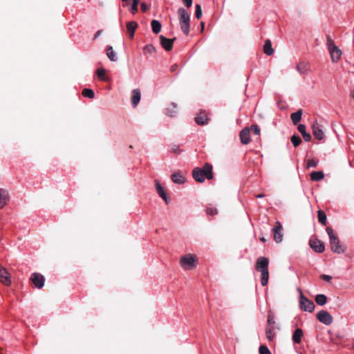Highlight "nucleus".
I'll use <instances>...</instances> for the list:
<instances>
[{"label": "nucleus", "mask_w": 354, "mask_h": 354, "mask_svg": "<svg viewBox=\"0 0 354 354\" xmlns=\"http://www.w3.org/2000/svg\"><path fill=\"white\" fill-rule=\"evenodd\" d=\"M30 280L32 281L35 287L41 289L44 287L45 283V278L44 275L38 272H34L30 277Z\"/></svg>", "instance_id": "7"}, {"label": "nucleus", "mask_w": 354, "mask_h": 354, "mask_svg": "<svg viewBox=\"0 0 354 354\" xmlns=\"http://www.w3.org/2000/svg\"><path fill=\"white\" fill-rule=\"evenodd\" d=\"M257 198H263L264 197V194H259L256 196Z\"/></svg>", "instance_id": "53"}, {"label": "nucleus", "mask_w": 354, "mask_h": 354, "mask_svg": "<svg viewBox=\"0 0 354 354\" xmlns=\"http://www.w3.org/2000/svg\"><path fill=\"white\" fill-rule=\"evenodd\" d=\"M171 180L175 184L183 185L185 183V178L180 171L174 172L171 176Z\"/></svg>", "instance_id": "18"}, {"label": "nucleus", "mask_w": 354, "mask_h": 354, "mask_svg": "<svg viewBox=\"0 0 354 354\" xmlns=\"http://www.w3.org/2000/svg\"><path fill=\"white\" fill-rule=\"evenodd\" d=\"M266 335L268 341L272 342L275 336L273 327H268L266 329Z\"/></svg>", "instance_id": "33"}, {"label": "nucleus", "mask_w": 354, "mask_h": 354, "mask_svg": "<svg viewBox=\"0 0 354 354\" xmlns=\"http://www.w3.org/2000/svg\"><path fill=\"white\" fill-rule=\"evenodd\" d=\"M196 258L191 254L183 256L180 259L181 266L185 267V268L188 270H192L196 267Z\"/></svg>", "instance_id": "5"}, {"label": "nucleus", "mask_w": 354, "mask_h": 354, "mask_svg": "<svg viewBox=\"0 0 354 354\" xmlns=\"http://www.w3.org/2000/svg\"><path fill=\"white\" fill-rule=\"evenodd\" d=\"M206 213L209 215L214 216V215L217 214L218 212H217L216 208L210 207H207L206 209Z\"/></svg>", "instance_id": "45"}, {"label": "nucleus", "mask_w": 354, "mask_h": 354, "mask_svg": "<svg viewBox=\"0 0 354 354\" xmlns=\"http://www.w3.org/2000/svg\"><path fill=\"white\" fill-rule=\"evenodd\" d=\"M9 201V192L7 189L0 188V209H2Z\"/></svg>", "instance_id": "16"}, {"label": "nucleus", "mask_w": 354, "mask_h": 354, "mask_svg": "<svg viewBox=\"0 0 354 354\" xmlns=\"http://www.w3.org/2000/svg\"><path fill=\"white\" fill-rule=\"evenodd\" d=\"M303 111L301 109H299L295 113H292L290 115V118L294 124H297L301 120Z\"/></svg>", "instance_id": "24"}, {"label": "nucleus", "mask_w": 354, "mask_h": 354, "mask_svg": "<svg viewBox=\"0 0 354 354\" xmlns=\"http://www.w3.org/2000/svg\"><path fill=\"white\" fill-rule=\"evenodd\" d=\"M318 221L322 225L326 224L327 216L326 213L322 210H318L317 212Z\"/></svg>", "instance_id": "32"}, {"label": "nucleus", "mask_w": 354, "mask_h": 354, "mask_svg": "<svg viewBox=\"0 0 354 354\" xmlns=\"http://www.w3.org/2000/svg\"><path fill=\"white\" fill-rule=\"evenodd\" d=\"M102 32V30H97L94 35L93 39H96L97 38H98L101 35Z\"/></svg>", "instance_id": "51"}, {"label": "nucleus", "mask_w": 354, "mask_h": 354, "mask_svg": "<svg viewBox=\"0 0 354 354\" xmlns=\"http://www.w3.org/2000/svg\"><path fill=\"white\" fill-rule=\"evenodd\" d=\"M272 232L274 234V240L276 243H281L283 239V234L281 233L282 226L279 223H278L277 225H275L272 229Z\"/></svg>", "instance_id": "14"}, {"label": "nucleus", "mask_w": 354, "mask_h": 354, "mask_svg": "<svg viewBox=\"0 0 354 354\" xmlns=\"http://www.w3.org/2000/svg\"><path fill=\"white\" fill-rule=\"evenodd\" d=\"M140 0H132V4L131 6L130 12L135 15L138 11V6Z\"/></svg>", "instance_id": "37"}, {"label": "nucleus", "mask_w": 354, "mask_h": 354, "mask_svg": "<svg viewBox=\"0 0 354 354\" xmlns=\"http://www.w3.org/2000/svg\"><path fill=\"white\" fill-rule=\"evenodd\" d=\"M299 291V308L305 312L313 313L315 308L314 302L306 297L301 292L300 288H298Z\"/></svg>", "instance_id": "4"}, {"label": "nucleus", "mask_w": 354, "mask_h": 354, "mask_svg": "<svg viewBox=\"0 0 354 354\" xmlns=\"http://www.w3.org/2000/svg\"><path fill=\"white\" fill-rule=\"evenodd\" d=\"M0 281L6 286H9L11 283L10 274L3 268H0Z\"/></svg>", "instance_id": "17"}, {"label": "nucleus", "mask_w": 354, "mask_h": 354, "mask_svg": "<svg viewBox=\"0 0 354 354\" xmlns=\"http://www.w3.org/2000/svg\"><path fill=\"white\" fill-rule=\"evenodd\" d=\"M156 184V190L159 195V196L165 202L167 205H168L170 203V200L169 197L167 196V194L163 188V187L161 185L160 182L158 180H155Z\"/></svg>", "instance_id": "8"}, {"label": "nucleus", "mask_w": 354, "mask_h": 354, "mask_svg": "<svg viewBox=\"0 0 354 354\" xmlns=\"http://www.w3.org/2000/svg\"><path fill=\"white\" fill-rule=\"evenodd\" d=\"M106 55L111 62L116 61L117 58L115 53L111 46H107L106 47Z\"/></svg>", "instance_id": "31"}, {"label": "nucleus", "mask_w": 354, "mask_h": 354, "mask_svg": "<svg viewBox=\"0 0 354 354\" xmlns=\"http://www.w3.org/2000/svg\"><path fill=\"white\" fill-rule=\"evenodd\" d=\"M326 232L329 237L330 249L337 254H342L345 252V248L340 243L337 236L335 234L334 230L331 227H327Z\"/></svg>", "instance_id": "2"}, {"label": "nucleus", "mask_w": 354, "mask_h": 354, "mask_svg": "<svg viewBox=\"0 0 354 354\" xmlns=\"http://www.w3.org/2000/svg\"><path fill=\"white\" fill-rule=\"evenodd\" d=\"M299 132L302 135L304 140L306 142H309L311 140V135L306 131V126L303 124H299L297 126Z\"/></svg>", "instance_id": "22"}, {"label": "nucleus", "mask_w": 354, "mask_h": 354, "mask_svg": "<svg viewBox=\"0 0 354 354\" xmlns=\"http://www.w3.org/2000/svg\"><path fill=\"white\" fill-rule=\"evenodd\" d=\"M140 7H141L142 11L144 12H145L149 8V6L145 2H142L141 3Z\"/></svg>", "instance_id": "49"}, {"label": "nucleus", "mask_w": 354, "mask_h": 354, "mask_svg": "<svg viewBox=\"0 0 354 354\" xmlns=\"http://www.w3.org/2000/svg\"><path fill=\"white\" fill-rule=\"evenodd\" d=\"M259 272H261V283L263 286H266L268 284L269 279L268 269Z\"/></svg>", "instance_id": "28"}, {"label": "nucleus", "mask_w": 354, "mask_h": 354, "mask_svg": "<svg viewBox=\"0 0 354 354\" xmlns=\"http://www.w3.org/2000/svg\"><path fill=\"white\" fill-rule=\"evenodd\" d=\"M207 117L205 113L201 112L195 117V122L198 125H204L207 122Z\"/></svg>", "instance_id": "23"}, {"label": "nucleus", "mask_w": 354, "mask_h": 354, "mask_svg": "<svg viewBox=\"0 0 354 354\" xmlns=\"http://www.w3.org/2000/svg\"><path fill=\"white\" fill-rule=\"evenodd\" d=\"M269 259L267 257H260L257 259L256 263V269L258 271L268 269Z\"/></svg>", "instance_id": "11"}, {"label": "nucleus", "mask_w": 354, "mask_h": 354, "mask_svg": "<svg viewBox=\"0 0 354 354\" xmlns=\"http://www.w3.org/2000/svg\"><path fill=\"white\" fill-rule=\"evenodd\" d=\"M260 240L263 242V243H265L266 241V239L264 238V237H261L260 238Z\"/></svg>", "instance_id": "56"}, {"label": "nucleus", "mask_w": 354, "mask_h": 354, "mask_svg": "<svg viewBox=\"0 0 354 354\" xmlns=\"http://www.w3.org/2000/svg\"><path fill=\"white\" fill-rule=\"evenodd\" d=\"M239 136L242 144H249L251 140L250 129L248 127H245L240 132Z\"/></svg>", "instance_id": "13"}, {"label": "nucleus", "mask_w": 354, "mask_h": 354, "mask_svg": "<svg viewBox=\"0 0 354 354\" xmlns=\"http://www.w3.org/2000/svg\"><path fill=\"white\" fill-rule=\"evenodd\" d=\"M350 96L352 97V98H354V90H352L350 93Z\"/></svg>", "instance_id": "54"}, {"label": "nucleus", "mask_w": 354, "mask_h": 354, "mask_svg": "<svg viewBox=\"0 0 354 354\" xmlns=\"http://www.w3.org/2000/svg\"><path fill=\"white\" fill-rule=\"evenodd\" d=\"M82 95L83 96L86 97H88L90 99H92L95 96V93L93 92V91L91 88H84L83 91H82Z\"/></svg>", "instance_id": "35"}, {"label": "nucleus", "mask_w": 354, "mask_h": 354, "mask_svg": "<svg viewBox=\"0 0 354 354\" xmlns=\"http://www.w3.org/2000/svg\"><path fill=\"white\" fill-rule=\"evenodd\" d=\"M177 67H178V65L175 64L172 65V66L170 67V71H171V72H174V71L176 70Z\"/></svg>", "instance_id": "52"}, {"label": "nucleus", "mask_w": 354, "mask_h": 354, "mask_svg": "<svg viewBox=\"0 0 354 354\" xmlns=\"http://www.w3.org/2000/svg\"><path fill=\"white\" fill-rule=\"evenodd\" d=\"M202 8L200 4H196L195 6V15L196 17L199 19L202 17Z\"/></svg>", "instance_id": "39"}, {"label": "nucleus", "mask_w": 354, "mask_h": 354, "mask_svg": "<svg viewBox=\"0 0 354 354\" xmlns=\"http://www.w3.org/2000/svg\"><path fill=\"white\" fill-rule=\"evenodd\" d=\"M201 28H202V30H203L204 26H205V23L204 22H201Z\"/></svg>", "instance_id": "55"}, {"label": "nucleus", "mask_w": 354, "mask_h": 354, "mask_svg": "<svg viewBox=\"0 0 354 354\" xmlns=\"http://www.w3.org/2000/svg\"><path fill=\"white\" fill-rule=\"evenodd\" d=\"M264 53L267 55H272L274 53V50L272 47L271 41L270 39H266L263 45Z\"/></svg>", "instance_id": "27"}, {"label": "nucleus", "mask_w": 354, "mask_h": 354, "mask_svg": "<svg viewBox=\"0 0 354 354\" xmlns=\"http://www.w3.org/2000/svg\"><path fill=\"white\" fill-rule=\"evenodd\" d=\"M304 335L303 330L300 328H297L292 333V340L294 344L301 343V338Z\"/></svg>", "instance_id": "20"}, {"label": "nucleus", "mask_w": 354, "mask_h": 354, "mask_svg": "<svg viewBox=\"0 0 354 354\" xmlns=\"http://www.w3.org/2000/svg\"><path fill=\"white\" fill-rule=\"evenodd\" d=\"M324 178V174L322 171H315L310 174V178L313 181H319Z\"/></svg>", "instance_id": "29"}, {"label": "nucleus", "mask_w": 354, "mask_h": 354, "mask_svg": "<svg viewBox=\"0 0 354 354\" xmlns=\"http://www.w3.org/2000/svg\"><path fill=\"white\" fill-rule=\"evenodd\" d=\"M326 41H327L326 45H327L328 49H329L332 46H335L333 39H331V37L329 35H326Z\"/></svg>", "instance_id": "46"}, {"label": "nucleus", "mask_w": 354, "mask_h": 354, "mask_svg": "<svg viewBox=\"0 0 354 354\" xmlns=\"http://www.w3.org/2000/svg\"><path fill=\"white\" fill-rule=\"evenodd\" d=\"M176 39V37L173 39H168L163 35L160 36V44L162 47L167 51H170L172 49L174 41Z\"/></svg>", "instance_id": "9"}, {"label": "nucleus", "mask_w": 354, "mask_h": 354, "mask_svg": "<svg viewBox=\"0 0 354 354\" xmlns=\"http://www.w3.org/2000/svg\"><path fill=\"white\" fill-rule=\"evenodd\" d=\"M291 142H292L293 146L295 147H297L301 144V139L298 135L294 134L291 136Z\"/></svg>", "instance_id": "34"}, {"label": "nucleus", "mask_w": 354, "mask_h": 354, "mask_svg": "<svg viewBox=\"0 0 354 354\" xmlns=\"http://www.w3.org/2000/svg\"><path fill=\"white\" fill-rule=\"evenodd\" d=\"M152 31L154 34H158L162 28V25L158 20L153 19L151 22Z\"/></svg>", "instance_id": "26"}, {"label": "nucleus", "mask_w": 354, "mask_h": 354, "mask_svg": "<svg viewBox=\"0 0 354 354\" xmlns=\"http://www.w3.org/2000/svg\"><path fill=\"white\" fill-rule=\"evenodd\" d=\"M212 165L209 163H205L201 167H195L192 171L193 178L198 183H203L205 178L211 180L214 177Z\"/></svg>", "instance_id": "1"}, {"label": "nucleus", "mask_w": 354, "mask_h": 354, "mask_svg": "<svg viewBox=\"0 0 354 354\" xmlns=\"http://www.w3.org/2000/svg\"><path fill=\"white\" fill-rule=\"evenodd\" d=\"M171 150L173 153L179 154L181 152V150L179 149V146L176 145H173L171 147Z\"/></svg>", "instance_id": "47"}, {"label": "nucleus", "mask_w": 354, "mask_h": 354, "mask_svg": "<svg viewBox=\"0 0 354 354\" xmlns=\"http://www.w3.org/2000/svg\"><path fill=\"white\" fill-rule=\"evenodd\" d=\"M138 26V23L134 21H128L127 23V29L130 38H133Z\"/></svg>", "instance_id": "21"}, {"label": "nucleus", "mask_w": 354, "mask_h": 354, "mask_svg": "<svg viewBox=\"0 0 354 354\" xmlns=\"http://www.w3.org/2000/svg\"><path fill=\"white\" fill-rule=\"evenodd\" d=\"M320 277L322 280L326 281L327 282H330L332 280V277L328 274H322Z\"/></svg>", "instance_id": "48"}, {"label": "nucleus", "mask_w": 354, "mask_h": 354, "mask_svg": "<svg viewBox=\"0 0 354 354\" xmlns=\"http://www.w3.org/2000/svg\"><path fill=\"white\" fill-rule=\"evenodd\" d=\"M249 129L250 131H252L255 135H260L261 130L257 124H252Z\"/></svg>", "instance_id": "42"}, {"label": "nucleus", "mask_w": 354, "mask_h": 354, "mask_svg": "<svg viewBox=\"0 0 354 354\" xmlns=\"http://www.w3.org/2000/svg\"><path fill=\"white\" fill-rule=\"evenodd\" d=\"M312 131L315 138L319 140H322L324 139V133L319 124H318L317 123L313 124L312 125Z\"/></svg>", "instance_id": "12"}, {"label": "nucleus", "mask_w": 354, "mask_h": 354, "mask_svg": "<svg viewBox=\"0 0 354 354\" xmlns=\"http://www.w3.org/2000/svg\"><path fill=\"white\" fill-rule=\"evenodd\" d=\"M309 245L315 252L322 253L325 250L324 243L318 239L310 240Z\"/></svg>", "instance_id": "10"}, {"label": "nucleus", "mask_w": 354, "mask_h": 354, "mask_svg": "<svg viewBox=\"0 0 354 354\" xmlns=\"http://www.w3.org/2000/svg\"><path fill=\"white\" fill-rule=\"evenodd\" d=\"M328 50L330 52L332 61L333 62H337L342 55V50L336 46H332L328 49Z\"/></svg>", "instance_id": "15"}, {"label": "nucleus", "mask_w": 354, "mask_h": 354, "mask_svg": "<svg viewBox=\"0 0 354 354\" xmlns=\"http://www.w3.org/2000/svg\"><path fill=\"white\" fill-rule=\"evenodd\" d=\"M268 323L270 325V327H273L275 324L274 316L272 313H269L268 315Z\"/></svg>", "instance_id": "44"}, {"label": "nucleus", "mask_w": 354, "mask_h": 354, "mask_svg": "<svg viewBox=\"0 0 354 354\" xmlns=\"http://www.w3.org/2000/svg\"><path fill=\"white\" fill-rule=\"evenodd\" d=\"M259 351V354H271L270 351L266 345H261Z\"/></svg>", "instance_id": "41"}, {"label": "nucleus", "mask_w": 354, "mask_h": 354, "mask_svg": "<svg viewBox=\"0 0 354 354\" xmlns=\"http://www.w3.org/2000/svg\"><path fill=\"white\" fill-rule=\"evenodd\" d=\"M184 5L187 8H189L192 5L193 0H183Z\"/></svg>", "instance_id": "50"}, {"label": "nucleus", "mask_w": 354, "mask_h": 354, "mask_svg": "<svg viewBox=\"0 0 354 354\" xmlns=\"http://www.w3.org/2000/svg\"><path fill=\"white\" fill-rule=\"evenodd\" d=\"M97 75L98 78L101 80L106 81V79L105 77V69L103 68H98L97 70Z\"/></svg>", "instance_id": "38"}, {"label": "nucleus", "mask_w": 354, "mask_h": 354, "mask_svg": "<svg viewBox=\"0 0 354 354\" xmlns=\"http://www.w3.org/2000/svg\"><path fill=\"white\" fill-rule=\"evenodd\" d=\"M297 71L300 74H304L306 73V65L304 63L301 62L297 65L296 66Z\"/></svg>", "instance_id": "40"}, {"label": "nucleus", "mask_w": 354, "mask_h": 354, "mask_svg": "<svg viewBox=\"0 0 354 354\" xmlns=\"http://www.w3.org/2000/svg\"><path fill=\"white\" fill-rule=\"evenodd\" d=\"M177 12L180 30L185 35H188L190 31V15L184 8H179Z\"/></svg>", "instance_id": "3"}, {"label": "nucleus", "mask_w": 354, "mask_h": 354, "mask_svg": "<svg viewBox=\"0 0 354 354\" xmlns=\"http://www.w3.org/2000/svg\"><path fill=\"white\" fill-rule=\"evenodd\" d=\"M122 1L124 2V1H127L128 0H122Z\"/></svg>", "instance_id": "57"}, {"label": "nucleus", "mask_w": 354, "mask_h": 354, "mask_svg": "<svg viewBox=\"0 0 354 354\" xmlns=\"http://www.w3.org/2000/svg\"><path fill=\"white\" fill-rule=\"evenodd\" d=\"M166 114L171 117H174L177 114V104L171 102L170 106L166 109Z\"/></svg>", "instance_id": "25"}, {"label": "nucleus", "mask_w": 354, "mask_h": 354, "mask_svg": "<svg viewBox=\"0 0 354 354\" xmlns=\"http://www.w3.org/2000/svg\"><path fill=\"white\" fill-rule=\"evenodd\" d=\"M317 319L324 325H330L333 322L332 315L326 310H320L317 313Z\"/></svg>", "instance_id": "6"}, {"label": "nucleus", "mask_w": 354, "mask_h": 354, "mask_svg": "<svg viewBox=\"0 0 354 354\" xmlns=\"http://www.w3.org/2000/svg\"><path fill=\"white\" fill-rule=\"evenodd\" d=\"M319 161L313 158L308 160L307 167H316L318 165Z\"/></svg>", "instance_id": "43"}, {"label": "nucleus", "mask_w": 354, "mask_h": 354, "mask_svg": "<svg viewBox=\"0 0 354 354\" xmlns=\"http://www.w3.org/2000/svg\"><path fill=\"white\" fill-rule=\"evenodd\" d=\"M144 53L152 54L156 52V48L152 44H147L143 48Z\"/></svg>", "instance_id": "36"}, {"label": "nucleus", "mask_w": 354, "mask_h": 354, "mask_svg": "<svg viewBox=\"0 0 354 354\" xmlns=\"http://www.w3.org/2000/svg\"><path fill=\"white\" fill-rule=\"evenodd\" d=\"M328 298L324 294H318L315 296V302L319 306H324L327 303Z\"/></svg>", "instance_id": "30"}, {"label": "nucleus", "mask_w": 354, "mask_h": 354, "mask_svg": "<svg viewBox=\"0 0 354 354\" xmlns=\"http://www.w3.org/2000/svg\"><path fill=\"white\" fill-rule=\"evenodd\" d=\"M141 93L138 88H135L132 91L131 104L133 107H136L140 101Z\"/></svg>", "instance_id": "19"}]
</instances>
